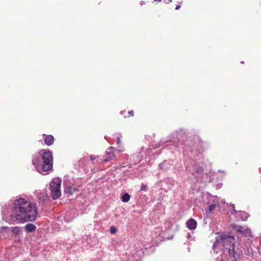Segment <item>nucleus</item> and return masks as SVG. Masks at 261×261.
<instances>
[{
    "label": "nucleus",
    "instance_id": "25",
    "mask_svg": "<svg viewBox=\"0 0 261 261\" xmlns=\"http://www.w3.org/2000/svg\"><path fill=\"white\" fill-rule=\"evenodd\" d=\"M140 5L142 6L143 5L145 4V3L143 1H141Z\"/></svg>",
    "mask_w": 261,
    "mask_h": 261
},
{
    "label": "nucleus",
    "instance_id": "27",
    "mask_svg": "<svg viewBox=\"0 0 261 261\" xmlns=\"http://www.w3.org/2000/svg\"><path fill=\"white\" fill-rule=\"evenodd\" d=\"M233 211L234 212H237V211L235 210V208H234V206H233Z\"/></svg>",
    "mask_w": 261,
    "mask_h": 261
},
{
    "label": "nucleus",
    "instance_id": "21",
    "mask_svg": "<svg viewBox=\"0 0 261 261\" xmlns=\"http://www.w3.org/2000/svg\"><path fill=\"white\" fill-rule=\"evenodd\" d=\"M90 160L91 161H94L97 159V156L91 154V155H90Z\"/></svg>",
    "mask_w": 261,
    "mask_h": 261
},
{
    "label": "nucleus",
    "instance_id": "14",
    "mask_svg": "<svg viewBox=\"0 0 261 261\" xmlns=\"http://www.w3.org/2000/svg\"><path fill=\"white\" fill-rule=\"evenodd\" d=\"M8 213V205L6 204H5L2 208V213L3 215V217L4 216H7Z\"/></svg>",
    "mask_w": 261,
    "mask_h": 261
},
{
    "label": "nucleus",
    "instance_id": "30",
    "mask_svg": "<svg viewBox=\"0 0 261 261\" xmlns=\"http://www.w3.org/2000/svg\"><path fill=\"white\" fill-rule=\"evenodd\" d=\"M154 1H160V0H154Z\"/></svg>",
    "mask_w": 261,
    "mask_h": 261
},
{
    "label": "nucleus",
    "instance_id": "8",
    "mask_svg": "<svg viewBox=\"0 0 261 261\" xmlns=\"http://www.w3.org/2000/svg\"><path fill=\"white\" fill-rule=\"evenodd\" d=\"M187 226L190 230H194L196 228L197 222L194 219H190L187 222Z\"/></svg>",
    "mask_w": 261,
    "mask_h": 261
},
{
    "label": "nucleus",
    "instance_id": "13",
    "mask_svg": "<svg viewBox=\"0 0 261 261\" xmlns=\"http://www.w3.org/2000/svg\"><path fill=\"white\" fill-rule=\"evenodd\" d=\"M160 168L163 170H167L170 168V165L167 161H164L159 165Z\"/></svg>",
    "mask_w": 261,
    "mask_h": 261
},
{
    "label": "nucleus",
    "instance_id": "4",
    "mask_svg": "<svg viewBox=\"0 0 261 261\" xmlns=\"http://www.w3.org/2000/svg\"><path fill=\"white\" fill-rule=\"evenodd\" d=\"M61 179L59 178H54L49 184L51 196L54 200L58 199L61 195Z\"/></svg>",
    "mask_w": 261,
    "mask_h": 261
},
{
    "label": "nucleus",
    "instance_id": "28",
    "mask_svg": "<svg viewBox=\"0 0 261 261\" xmlns=\"http://www.w3.org/2000/svg\"><path fill=\"white\" fill-rule=\"evenodd\" d=\"M3 229H7L8 228V227H5V226H3V227H2Z\"/></svg>",
    "mask_w": 261,
    "mask_h": 261
},
{
    "label": "nucleus",
    "instance_id": "2",
    "mask_svg": "<svg viewBox=\"0 0 261 261\" xmlns=\"http://www.w3.org/2000/svg\"><path fill=\"white\" fill-rule=\"evenodd\" d=\"M41 156H34L32 159V164L36 170L43 174L53 167V157L50 151L45 149L41 150L39 152Z\"/></svg>",
    "mask_w": 261,
    "mask_h": 261
},
{
    "label": "nucleus",
    "instance_id": "11",
    "mask_svg": "<svg viewBox=\"0 0 261 261\" xmlns=\"http://www.w3.org/2000/svg\"><path fill=\"white\" fill-rule=\"evenodd\" d=\"M237 215H239L240 219L243 221L246 220L249 217L248 214L244 211L238 212H237Z\"/></svg>",
    "mask_w": 261,
    "mask_h": 261
},
{
    "label": "nucleus",
    "instance_id": "1",
    "mask_svg": "<svg viewBox=\"0 0 261 261\" xmlns=\"http://www.w3.org/2000/svg\"><path fill=\"white\" fill-rule=\"evenodd\" d=\"M10 221L23 223L34 221L38 217L35 205L23 198L16 197L12 203Z\"/></svg>",
    "mask_w": 261,
    "mask_h": 261
},
{
    "label": "nucleus",
    "instance_id": "16",
    "mask_svg": "<svg viewBox=\"0 0 261 261\" xmlns=\"http://www.w3.org/2000/svg\"><path fill=\"white\" fill-rule=\"evenodd\" d=\"M11 232L13 234H14L15 235H17L20 232V228L19 227H18V226H15V227H12Z\"/></svg>",
    "mask_w": 261,
    "mask_h": 261
},
{
    "label": "nucleus",
    "instance_id": "24",
    "mask_svg": "<svg viewBox=\"0 0 261 261\" xmlns=\"http://www.w3.org/2000/svg\"><path fill=\"white\" fill-rule=\"evenodd\" d=\"M216 261H223V260L222 259V258H218Z\"/></svg>",
    "mask_w": 261,
    "mask_h": 261
},
{
    "label": "nucleus",
    "instance_id": "5",
    "mask_svg": "<svg viewBox=\"0 0 261 261\" xmlns=\"http://www.w3.org/2000/svg\"><path fill=\"white\" fill-rule=\"evenodd\" d=\"M234 229L245 237H252L250 229L246 226H236Z\"/></svg>",
    "mask_w": 261,
    "mask_h": 261
},
{
    "label": "nucleus",
    "instance_id": "6",
    "mask_svg": "<svg viewBox=\"0 0 261 261\" xmlns=\"http://www.w3.org/2000/svg\"><path fill=\"white\" fill-rule=\"evenodd\" d=\"M35 195L39 200L42 201L47 200L49 199V196L45 189L36 191Z\"/></svg>",
    "mask_w": 261,
    "mask_h": 261
},
{
    "label": "nucleus",
    "instance_id": "29",
    "mask_svg": "<svg viewBox=\"0 0 261 261\" xmlns=\"http://www.w3.org/2000/svg\"><path fill=\"white\" fill-rule=\"evenodd\" d=\"M234 258V259H232V261H236V258Z\"/></svg>",
    "mask_w": 261,
    "mask_h": 261
},
{
    "label": "nucleus",
    "instance_id": "3",
    "mask_svg": "<svg viewBox=\"0 0 261 261\" xmlns=\"http://www.w3.org/2000/svg\"><path fill=\"white\" fill-rule=\"evenodd\" d=\"M235 239L233 236L223 233L216 237V241L214 243L213 249L216 252L218 248L221 247L224 250L227 251L229 255L233 258L237 257V253L234 251Z\"/></svg>",
    "mask_w": 261,
    "mask_h": 261
},
{
    "label": "nucleus",
    "instance_id": "15",
    "mask_svg": "<svg viewBox=\"0 0 261 261\" xmlns=\"http://www.w3.org/2000/svg\"><path fill=\"white\" fill-rule=\"evenodd\" d=\"M130 199V195L127 194L125 193L124 195H122L121 197V200L123 202H126L129 201Z\"/></svg>",
    "mask_w": 261,
    "mask_h": 261
},
{
    "label": "nucleus",
    "instance_id": "17",
    "mask_svg": "<svg viewBox=\"0 0 261 261\" xmlns=\"http://www.w3.org/2000/svg\"><path fill=\"white\" fill-rule=\"evenodd\" d=\"M216 204H213L210 205L209 206V208H208V212H209V213H211L213 211H214L215 210V208H216Z\"/></svg>",
    "mask_w": 261,
    "mask_h": 261
},
{
    "label": "nucleus",
    "instance_id": "10",
    "mask_svg": "<svg viewBox=\"0 0 261 261\" xmlns=\"http://www.w3.org/2000/svg\"><path fill=\"white\" fill-rule=\"evenodd\" d=\"M24 228L27 232H32L36 230V227L33 224H27Z\"/></svg>",
    "mask_w": 261,
    "mask_h": 261
},
{
    "label": "nucleus",
    "instance_id": "23",
    "mask_svg": "<svg viewBox=\"0 0 261 261\" xmlns=\"http://www.w3.org/2000/svg\"><path fill=\"white\" fill-rule=\"evenodd\" d=\"M120 138H117V144H119V143H120Z\"/></svg>",
    "mask_w": 261,
    "mask_h": 261
},
{
    "label": "nucleus",
    "instance_id": "9",
    "mask_svg": "<svg viewBox=\"0 0 261 261\" xmlns=\"http://www.w3.org/2000/svg\"><path fill=\"white\" fill-rule=\"evenodd\" d=\"M54 138L51 135H47L44 139V143L46 145L50 146L54 143Z\"/></svg>",
    "mask_w": 261,
    "mask_h": 261
},
{
    "label": "nucleus",
    "instance_id": "12",
    "mask_svg": "<svg viewBox=\"0 0 261 261\" xmlns=\"http://www.w3.org/2000/svg\"><path fill=\"white\" fill-rule=\"evenodd\" d=\"M75 191H76V189L75 188H73L71 186H66L65 187L64 192L66 194L71 195Z\"/></svg>",
    "mask_w": 261,
    "mask_h": 261
},
{
    "label": "nucleus",
    "instance_id": "20",
    "mask_svg": "<svg viewBox=\"0 0 261 261\" xmlns=\"http://www.w3.org/2000/svg\"><path fill=\"white\" fill-rule=\"evenodd\" d=\"M147 186L144 184H142V186H141V191H147Z\"/></svg>",
    "mask_w": 261,
    "mask_h": 261
},
{
    "label": "nucleus",
    "instance_id": "26",
    "mask_svg": "<svg viewBox=\"0 0 261 261\" xmlns=\"http://www.w3.org/2000/svg\"><path fill=\"white\" fill-rule=\"evenodd\" d=\"M179 8H180V6H179V5H178V6H177L176 7V8H175V9H176V10H178V9H179Z\"/></svg>",
    "mask_w": 261,
    "mask_h": 261
},
{
    "label": "nucleus",
    "instance_id": "18",
    "mask_svg": "<svg viewBox=\"0 0 261 261\" xmlns=\"http://www.w3.org/2000/svg\"><path fill=\"white\" fill-rule=\"evenodd\" d=\"M110 231L111 234H115L117 231V229L114 226H112L110 227Z\"/></svg>",
    "mask_w": 261,
    "mask_h": 261
},
{
    "label": "nucleus",
    "instance_id": "22",
    "mask_svg": "<svg viewBox=\"0 0 261 261\" xmlns=\"http://www.w3.org/2000/svg\"><path fill=\"white\" fill-rule=\"evenodd\" d=\"M128 113H129L130 115H132V116H133V115H134V112H133V111H129V112H128Z\"/></svg>",
    "mask_w": 261,
    "mask_h": 261
},
{
    "label": "nucleus",
    "instance_id": "19",
    "mask_svg": "<svg viewBox=\"0 0 261 261\" xmlns=\"http://www.w3.org/2000/svg\"><path fill=\"white\" fill-rule=\"evenodd\" d=\"M203 171V168L202 167H198L196 168V172L198 173H201Z\"/></svg>",
    "mask_w": 261,
    "mask_h": 261
},
{
    "label": "nucleus",
    "instance_id": "7",
    "mask_svg": "<svg viewBox=\"0 0 261 261\" xmlns=\"http://www.w3.org/2000/svg\"><path fill=\"white\" fill-rule=\"evenodd\" d=\"M115 150H116V149L113 147H109L106 150V158L104 159L103 161L107 162L109 160L113 159L115 157Z\"/></svg>",
    "mask_w": 261,
    "mask_h": 261
}]
</instances>
